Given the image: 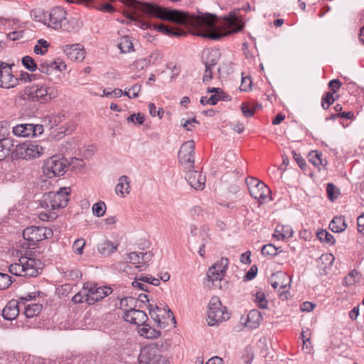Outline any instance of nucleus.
<instances>
[{"label":"nucleus","instance_id":"1","mask_svg":"<svg viewBox=\"0 0 364 364\" xmlns=\"http://www.w3.org/2000/svg\"><path fill=\"white\" fill-rule=\"evenodd\" d=\"M127 4L139 11L161 20L169 21L181 25L191 24L196 29V35L211 40H220L229 35L238 33L244 28L242 17L237 15L235 11L220 18L209 14L200 16H191L188 14L181 11L163 8L156 4L141 2L138 0H127Z\"/></svg>","mask_w":364,"mask_h":364},{"label":"nucleus","instance_id":"2","mask_svg":"<svg viewBox=\"0 0 364 364\" xmlns=\"http://www.w3.org/2000/svg\"><path fill=\"white\" fill-rule=\"evenodd\" d=\"M70 188H60L57 192H48L43 196L40 205L46 210L39 213V219L42 221H53L58 218L56 210L67 206L69 201Z\"/></svg>","mask_w":364,"mask_h":364},{"label":"nucleus","instance_id":"3","mask_svg":"<svg viewBox=\"0 0 364 364\" xmlns=\"http://www.w3.org/2000/svg\"><path fill=\"white\" fill-rule=\"evenodd\" d=\"M41 265V260L23 256L19 258L18 263L9 267V272L15 276L34 277L38 274Z\"/></svg>","mask_w":364,"mask_h":364},{"label":"nucleus","instance_id":"4","mask_svg":"<svg viewBox=\"0 0 364 364\" xmlns=\"http://www.w3.org/2000/svg\"><path fill=\"white\" fill-rule=\"evenodd\" d=\"M68 166L69 163L66 159L59 155H54L44 161L42 170L46 177L52 178L63 176Z\"/></svg>","mask_w":364,"mask_h":364},{"label":"nucleus","instance_id":"5","mask_svg":"<svg viewBox=\"0 0 364 364\" xmlns=\"http://www.w3.org/2000/svg\"><path fill=\"white\" fill-rule=\"evenodd\" d=\"M46 148L38 143H23L16 146L12 153L14 159L30 160L38 158L44 153Z\"/></svg>","mask_w":364,"mask_h":364},{"label":"nucleus","instance_id":"6","mask_svg":"<svg viewBox=\"0 0 364 364\" xmlns=\"http://www.w3.org/2000/svg\"><path fill=\"white\" fill-rule=\"evenodd\" d=\"M226 309L222 306L218 296L210 299L208 310V323L209 326H215L229 318V314L225 311Z\"/></svg>","mask_w":364,"mask_h":364},{"label":"nucleus","instance_id":"7","mask_svg":"<svg viewBox=\"0 0 364 364\" xmlns=\"http://www.w3.org/2000/svg\"><path fill=\"white\" fill-rule=\"evenodd\" d=\"M127 18L130 20L131 22H133L134 24L143 30L149 29L151 27L154 28V30H156L161 33L166 35L170 37H181L186 34V33L180 29L173 27H168L164 24H151L149 22L144 21L138 18L134 17L132 14L128 15Z\"/></svg>","mask_w":364,"mask_h":364},{"label":"nucleus","instance_id":"8","mask_svg":"<svg viewBox=\"0 0 364 364\" xmlns=\"http://www.w3.org/2000/svg\"><path fill=\"white\" fill-rule=\"evenodd\" d=\"M228 266V259L222 257L220 261L213 264L208 269L207 278L208 280V286H212L221 288L220 284L225 274Z\"/></svg>","mask_w":364,"mask_h":364},{"label":"nucleus","instance_id":"9","mask_svg":"<svg viewBox=\"0 0 364 364\" xmlns=\"http://www.w3.org/2000/svg\"><path fill=\"white\" fill-rule=\"evenodd\" d=\"M246 184L250 196L259 203L265 200L270 194V189L267 186L256 178L247 177Z\"/></svg>","mask_w":364,"mask_h":364},{"label":"nucleus","instance_id":"10","mask_svg":"<svg viewBox=\"0 0 364 364\" xmlns=\"http://www.w3.org/2000/svg\"><path fill=\"white\" fill-rule=\"evenodd\" d=\"M28 98L41 103L46 102L57 97V90L54 87L33 85L28 90Z\"/></svg>","mask_w":364,"mask_h":364},{"label":"nucleus","instance_id":"11","mask_svg":"<svg viewBox=\"0 0 364 364\" xmlns=\"http://www.w3.org/2000/svg\"><path fill=\"white\" fill-rule=\"evenodd\" d=\"M35 296L28 294L25 297H20L18 300L12 299L7 303L3 309L1 315L5 320H14L18 315L20 311V306L25 305L26 301L32 300Z\"/></svg>","mask_w":364,"mask_h":364},{"label":"nucleus","instance_id":"12","mask_svg":"<svg viewBox=\"0 0 364 364\" xmlns=\"http://www.w3.org/2000/svg\"><path fill=\"white\" fill-rule=\"evenodd\" d=\"M85 287L88 294L86 303L89 305L94 304L112 292V289L109 287H98L97 284L92 282H86Z\"/></svg>","mask_w":364,"mask_h":364},{"label":"nucleus","instance_id":"13","mask_svg":"<svg viewBox=\"0 0 364 364\" xmlns=\"http://www.w3.org/2000/svg\"><path fill=\"white\" fill-rule=\"evenodd\" d=\"M53 235V230L45 227L31 226L23 232V238L30 242H40L50 238Z\"/></svg>","mask_w":364,"mask_h":364},{"label":"nucleus","instance_id":"14","mask_svg":"<svg viewBox=\"0 0 364 364\" xmlns=\"http://www.w3.org/2000/svg\"><path fill=\"white\" fill-rule=\"evenodd\" d=\"M149 314L151 318L156 323L157 327L164 328L168 324V321H173L176 323V319L173 314V312L168 309H161L157 306L154 307L152 305H149Z\"/></svg>","mask_w":364,"mask_h":364},{"label":"nucleus","instance_id":"15","mask_svg":"<svg viewBox=\"0 0 364 364\" xmlns=\"http://www.w3.org/2000/svg\"><path fill=\"white\" fill-rule=\"evenodd\" d=\"M66 11L61 7H55L48 14H44L43 22L48 27L59 29L66 20Z\"/></svg>","mask_w":364,"mask_h":364},{"label":"nucleus","instance_id":"16","mask_svg":"<svg viewBox=\"0 0 364 364\" xmlns=\"http://www.w3.org/2000/svg\"><path fill=\"white\" fill-rule=\"evenodd\" d=\"M42 124H21L13 127L14 135L21 137H36L43 133Z\"/></svg>","mask_w":364,"mask_h":364},{"label":"nucleus","instance_id":"17","mask_svg":"<svg viewBox=\"0 0 364 364\" xmlns=\"http://www.w3.org/2000/svg\"><path fill=\"white\" fill-rule=\"evenodd\" d=\"M16 79L11 73V67L2 62L0 67V87L3 88L14 87L16 85Z\"/></svg>","mask_w":364,"mask_h":364},{"label":"nucleus","instance_id":"18","mask_svg":"<svg viewBox=\"0 0 364 364\" xmlns=\"http://www.w3.org/2000/svg\"><path fill=\"white\" fill-rule=\"evenodd\" d=\"M160 355L159 350L156 346H145L141 349L139 355V364H154Z\"/></svg>","mask_w":364,"mask_h":364},{"label":"nucleus","instance_id":"19","mask_svg":"<svg viewBox=\"0 0 364 364\" xmlns=\"http://www.w3.org/2000/svg\"><path fill=\"white\" fill-rule=\"evenodd\" d=\"M67 68L65 62L58 58L55 60L44 61L40 64L38 70L41 73L50 75L53 70L62 72Z\"/></svg>","mask_w":364,"mask_h":364},{"label":"nucleus","instance_id":"20","mask_svg":"<svg viewBox=\"0 0 364 364\" xmlns=\"http://www.w3.org/2000/svg\"><path fill=\"white\" fill-rule=\"evenodd\" d=\"M186 179L190 186L196 190H203L205 186V176L197 171L188 170Z\"/></svg>","mask_w":364,"mask_h":364},{"label":"nucleus","instance_id":"21","mask_svg":"<svg viewBox=\"0 0 364 364\" xmlns=\"http://www.w3.org/2000/svg\"><path fill=\"white\" fill-rule=\"evenodd\" d=\"M220 50L216 47L205 48L202 53V61L204 65L215 66L220 58Z\"/></svg>","mask_w":364,"mask_h":364},{"label":"nucleus","instance_id":"22","mask_svg":"<svg viewBox=\"0 0 364 364\" xmlns=\"http://www.w3.org/2000/svg\"><path fill=\"white\" fill-rule=\"evenodd\" d=\"M124 318L126 321L139 326L147 321L148 316L146 313L141 310L131 309L124 314Z\"/></svg>","mask_w":364,"mask_h":364},{"label":"nucleus","instance_id":"23","mask_svg":"<svg viewBox=\"0 0 364 364\" xmlns=\"http://www.w3.org/2000/svg\"><path fill=\"white\" fill-rule=\"evenodd\" d=\"M341 82L338 80H332L328 83V87L332 92H327L322 97L321 106L323 109H328L331 104L334 102L333 94L336 93L341 87Z\"/></svg>","mask_w":364,"mask_h":364},{"label":"nucleus","instance_id":"24","mask_svg":"<svg viewBox=\"0 0 364 364\" xmlns=\"http://www.w3.org/2000/svg\"><path fill=\"white\" fill-rule=\"evenodd\" d=\"M64 53L73 61L81 62L85 56L84 47H66Z\"/></svg>","mask_w":364,"mask_h":364},{"label":"nucleus","instance_id":"25","mask_svg":"<svg viewBox=\"0 0 364 364\" xmlns=\"http://www.w3.org/2000/svg\"><path fill=\"white\" fill-rule=\"evenodd\" d=\"M262 319V316L260 311L252 309L247 314L245 326L249 328L255 329L259 326Z\"/></svg>","mask_w":364,"mask_h":364},{"label":"nucleus","instance_id":"26","mask_svg":"<svg viewBox=\"0 0 364 364\" xmlns=\"http://www.w3.org/2000/svg\"><path fill=\"white\" fill-rule=\"evenodd\" d=\"M138 332L140 336L146 338H156L161 336L159 331L151 328L146 322L139 326Z\"/></svg>","mask_w":364,"mask_h":364},{"label":"nucleus","instance_id":"27","mask_svg":"<svg viewBox=\"0 0 364 364\" xmlns=\"http://www.w3.org/2000/svg\"><path fill=\"white\" fill-rule=\"evenodd\" d=\"M118 245H114L109 240H103L97 245L99 252L105 256H108L117 250Z\"/></svg>","mask_w":364,"mask_h":364},{"label":"nucleus","instance_id":"28","mask_svg":"<svg viewBox=\"0 0 364 364\" xmlns=\"http://www.w3.org/2000/svg\"><path fill=\"white\" fill-rule=\"evenodd\" d=\"M334 259L332 254H323L320 256V270L322 269L323 274H327L331 269Z\"/></svg>","mask_w":364,"mask_h":364},{"label":"nucleus","instance_id":"29","mask_svg":"<svg viewBox=\"0 0 364 364\" xmlns=\"http://www.w3.org/2000/svg\"><path fill=\"white\" fill-rule=\"evenodd\" d=\"M137 300L133 296H125L120 299L119 308L127 313L136 306Z\"/></svg>","mask_w":364,"mask_h":364},{"label":"nucleus","instance_id":"30","mask_svg":"<svg viewBox=\"0 0 364 364\" xmlns=\"http://www.w3.org/2000/svg\"><path fill=\"white\" fill-rule=\"evenodd\" d=\"M347 228V225L343 217H335L329 224V228L333 232H341Z\"/></svg>","mask_w":364,"mask_h":364},{"label":"nucleus","instance_id":"31","mask_svg":"<svg viewBox=\"0 0 364 364\" xmlns=\"http://www.w3.org/2000/svg\"><path fill=\"white\" fill-rule=\"evenodd\" d=\"M195 155V142L188 140L184 142L178 151V156H190Z\"/></svg>","mask_w":364,"mask_h":364},{"label":"nucleus","instance_id":"32","mask_svg":"<svg viewBox=\"0 0 364 364\" xmlns=\"http://www.w3.org/2000/svg\"><path fill=\"white\" fill-rule=\"evenodd\" d=\"M115 191L117 194H121L122 196H124V193L127 194L129 193L130 185L129 178L127 176H122L119 178Z\"/></svg>","mask_w":364,"mask_h":364},{"label":"nucleus","instance_id":"33","mask_svg":"<svg viewBox=\"0 0 364 364\" xmlns=\"http://www.w3.org/2000/svg\"><path fill=\"white\" fill-rule=\"evenodd\" d=\"M24 306V314L27 318H33L39 314L42 310V305L40 304H31Z\"/></svg>","mask_w":364,"mask_h":364},{"label":"nucleus","instance_id":"34","mask_svg":"<svg viewBox=\"0 0 364 364\" xmlns=\"http://www.w3.org/2000/svg\"><path fill=\"white\" fill-rule=\"evenodd\" d=\"M30 33V31H16L8 33L6 37L8 39L13 41L22 39L20 43H24L26 42L25 39L29 36Z\"/></svg>","mask_w":364,"mask_h":364},{"label":"nucleus","instance_id":"35","mask_svg":"<svg viewBox=\"0 0 364 364\" xmlns=\"http://www.w3.org/2000/svg\"><path fill=\"white\" fill-rule=\"evenodd\" d=\"M292 154L294 160L296 161L299 167L305 172L306 174L313 178L314 176L313 171L310 168L307 170V165L301 154L296 153L294 150L292 151Z\"/></svg>","mask_w":364,"mask_h":364},{"label":"nucleus","instance_id":"36","mask_svg":"<svg viewBox=\"0 0 364 364\" xmlns=\"http://www.w3.org/2000/svg\"><path fill=\"white\" fill-rule=\"evenodd\" d=\"M326 193L328 200L331 202L335 201L341 194L340 189L334 184L329 183L326 186Z\"/></svg>","mask_w":364,"mask_h":364},{"label":"nucleus","instance_id":"37","mask_svg":"<svg viewBox=\"0 0 364 364\" xmlns=\"http://www.w3.org/2000/svg\"><path fill=\"white\" fill-rule=\"evenodd\" d=\"M359 281V273L355 270L350 271L344 278L343 284L347 287L355 285Z\"/></svg>","mask_w":364,"mask_h":364},{"label":"nucleus","instance_id":"38","mask_svg":"<svg viewBox=\"0 0 364 364\" xmlns=\"http://www.w3.org/2000/svg\"><path fill=\"white\" fill-rule=\"evenodd\" d=\"M21 63L24 68L31 72H34L38 68L36 63L31 56L26 55L23 57Z\"/></svg>","mask_w":364,"mask_h":364},{"label":"nucleus","instance_id":"39","mask_svg":"<svg viewBox=\"0 0 364 364\" xmlns=\"http://www.w3.org/2000/svg\"><path fill=\"white\" fill-rule=\"evenodd\" d=\"M178 160L184 169L188 171L193 168L195 164L194 156H178Z\"/></svg>","mask_w":364,"mask_h":364},{"label":"nucleus","instance_id":"40","mask_svg":"<svg viewBox=\"0 0 364 364\" xmlns=\"http://www.w3.org/2000/svg\"><path fill=\"white\" fill-rule=\"evenodd\" d=\"M0 141L3 146V150L5 152L6 156H8L13 147L14 146V140L11 137L6 136L0 139Z\"/></svg>","mask_w":364,"mask_h":364},{"label":"nucleus","instance_id":"41","mask_svg":"<svg viewBox=\"0 0 364 364\" xmlns=\"http://www.w3.org/2000/svg\"><path fill=\"white\" fill-rule=\"evenodd\" d=\"M87 298H88V294L85 283L82 289L73 297L72 301L75 304H80L83 301L86 302Z\"/></svg>","mask_w":364,"mask_h":364},{"label":"nucleus","instance_id":"42","mask_svg":"<svg viewBox=\"0 0 364 364\" xmlns=\"http://www.w3.org/2000/svg\"><path fill=\"white\" fill-rule=\"evenodd\" d=\"M106 205L103 201H99L95 203L92 205V213L96 217H102L105 214Z\"/></svg>","mask_w":364,"mask_h":364},{"label":"nucleus","instance_id":"43","mask_svg":"<svg viewBox=\"0 0 364 364\" xmlns=\"http://www.w3.org/2000/svg\"><path fill=\"white\" fill-rule=\"evenodd\" d=\"M276 232H282V237L290 238L293 236L294 231L289 225H277L276 228Z\"/></svg>","mask_w":364,"mask_h":364},{"label":"nucleus","instance_id":"44","mask_svg":"<svg viewBox=\"0 0 364 364\" xmlns=\"http://www.w3.org/2000/svg\"><path fill=\"white\" fill-rule=\"evenodd\" d=\"M14 282L9 274L0 272V289H6Z\"/></svg>","mask_w":364,"mask_h":364},{"label":"nucleus","instance_id":"45","mask_svg":"<svg viewBox=\"0 0 364 364\" xmlns=\"http://www.w3.org/2000/svg\"><path fill=\"white\" fill-rule=\"evenodd\" d=\"M125 259L127 262L134 264V267H136V265L141 264V252H130L127 255V258Z\"/></svg>","mask_w":364,"mask_h":364},{"label":"nucleus","instance_id":"46","mask_svg":"<svg viewBox=\"0 0 364 364\" xmlns=\"http://www.w3.org/2000/svg\"><path fill=\"white\" fill-rule=\"evenodd\" d=\"M255 301L257 304L259 308L264 309L267 308V301L264 293L260 291L257 292L255 296Z\"/></svg>","mask_w":364,"mask_h":364},{"label":"nucleus","instance_id":"47","mask_svg":"<svg viewBox=\"0 0 364 364\" xmlns=\"http://www.w3.org/2000/svg\"><path fill=\"white\" fill-rule=\"evenodd\" d=\"M152 257V254L149 252L145 253H141V264H139L136 266V269H138L139 271L145 270L148 267L146 262L151 259Z\"/></svg>","mask_w":364,"mask_h":364},{"label":"nucleus","instance_id":"48","mask_svg":"<svg viewBox=\"0 0 364 364\" xmlns=\"http://www.w3.org/2000/svg\"><path fill=\"white\" fill-rule=\"evenodd\" d=\"M278 250L279 248L276 247L272 244H267L262 247V254L263 255L275 256L278 253Z\"/></svg>","mask_w":364,"mask_h":364},{"label":"nucleus","instance_id":"49","mask_svg":"<svg viewBox=\"0 0 364 364\" xmlns=\"http://www.w3.org/2000/svg\"><path fill=\"white\" fill-rule=\"evenodd\" d=\"M320 242H326L330 245H333L336 240L333 236L328 231L320 229Z\"/></svg>","mask_w":364,"mask_h":364},{"label":"nucleus","instance_id":"50","mask_svg":"<svg viewBox=\"0 0 364 364\" xmlns=\"http://www.w3.org/2000/svg\"><path fill=\"white\" fill-rule=\"evenodd\" d=\"M272 286L274 289H277V288H280V289H282L283 290L279 292V296L282 299H287L288 298V295H289V292L286 290H284V289H286L287 284H284L282 283H281L279 281H274V282H272Z\"/></svg>","mask_w":364,"mask_h":364},{"label":"nucleus","instance_id":"51","mask_svg":"<svg viewBox=\"0 0 364 364\" xmlns=\"http://www.w3.org/2000/svg\"><path fill=\"white\" fill-rule=\"evenodd\" d=\"M163 55L159 50H156L154 53L150 54L148 58H146L149 65L158 63L162 59Z\"/></svg>","mask_w":364,"mask_h":364},{"label":"nucleus","instance_id":"52","mask_svg":"<svg viewBox=\"0 0 364 364\" xmlns=\"http://www.w3.org/2000/svg\"><path fill=\"white\" fill-rule=\"evenodd\" d=\"M85 245V241L84 239H77L74 242L73 245V250L75 254L82 255Z\"/></svg>","mask_w":364,"mask_h":364},{"label":"nucleus","instance_id":"53","mask_svg":"<svg viewBox=\"0 0 364 364\" xmlns=\"http://www.w3.org/2000/svg\"><path fill=\"white\" fill-rule=\"evenodd\" d=\"M127 120L128 122H133L135 124L141 125L144 122V115L141 113H138L137 114H133L129 116Z\"/></svg>","mask_w":364,"mask_h":364},{"label":"nucleus","instance_id":"54","mask_svg":"<svg viewBox=\"0 0 364 364\" xmlns=\"http://www.w3.org/2000/svg\"><path fill=\"white\" fill-rule=\"evenodd\" d=\"M65 277L69 280H75L81 277L82 274L80 270L75 269H68L64 272Z\"/></svg>","mask_w":364,"mask_h":364},{"label":"nucleus","instance_id":"55","mask_svg":"<svg viewBox=\"0 0 364 364\" xmlns=\"http://www.w3.org/2000/svg\"><path fill=\"white\" fill-rule=\"evenodd\" d=\"M309 162L311 163L314 168H318V151L317 150L311 151L308 155Z\"/></svg>","mask_w":364,"mask_h":364},{"label":"nucleus","instance_id":"56","mask_svg":"<svg viewBox=\"0 0 364 364\" xmlns=\"http://www.w3.org/2000/svg\"><path fill=\"white\" fill-rule=\"evenodd\" d=\"M149 113L152 117L158 116L160 119L162 118L163 114L164 113V109L162 108H159L157 110L154 103L149 104Z\"/></svg>","mask_w":364,"mask_h":364},{"label":"nucleus","instance_id":"57","mask_svg":"<svg viewBox=\"0 0 364 364\" xmlns=\"http://www.w3.org/2000/svg\"><path fill=\"white\" fill-rule=\"evenodd\" d=\"M149 64L148 63V60L146 58H141V59H139L136 61H135L132 65V68L133 69H136V70H143L145 68H146L147 66H149Z\"/></svg>","mask_w":364,"mask_h":364},{"label":"nucleus","instance_id":"58","mask_svg":"<svg viewBox=\"0 0 364 364\" xmlns=\"http://www.w3.org/2000/svg\"><path fill=\"white\" fill-rule=\"evenodd\" d=\"M241 110L243 115L247 118L252 117L255 112V108H251L248 106V105L245 103L241 105Z\"/></svg>","mask_w":364,"mask_h":364},{"label":"nucleus","instance_id":"59","mask_svg":"<svg viewBox=\"0 0 364 364\" xmlns=\"http://www.w3.org/2000/svg\"><path fill=\"white\" fill-rule=\"evenodd\" d=\"M254 355L250 348H246L245 353L242 355V362L245 364H251Z\"/></svg>","mask_w":364,"mask_h":364},{"label":"nucleus","instance_id":"60","mask_svg":"<svg viewBox=\"0 0 364 364\" xmlns=\"http://www.w3.org/2000/svg\"><path fill=\"white\" fill-rule=\"evenodd\" d=\"M257 273V267L256 265H252L246 274L244 276L245 281L252 280L255 277Z\"/></svg>","mask_w":364,"mask_h":364},{"label":"nucleus","instance_id":"61","mask_svg":"<svg viewBox=\"0 0 364 364\" xmlns=\"http://www.w3.org/2000/svg\"><path fill=\"white\" fill-rule=\"evenodd\" d=\"M252 80L250 77H245L242 78L240 89L241 91L247 92L250 89Z\"/></svg>","mask_w":364,"mask_h":364},{"label":"nucleus","instance_id":"62","mask_svg":"<svg viewBox=\"0 0 364 364\" xmlns=\"http://www.w3.org/2000/svg\"><path fill=\"white\" fill-rule=\"evenodd\" d=\"M141 280H139V277H136L135 278V280L132 282V286L134 288H137L139 289L145 291H149V286L148 284H145L144 283L141 282Z\"/></svg>","mask_w":364,"mask_h":364},{"label":"nucleus","instance_id":"63","mask_svg":"<svg viewBox=\"0 0 364 364\" xmlns=\"http://www.w3.org/2000/svg\"><path fill=\"white\" fill-rule=\"evenodd\" d=\"M205 70L204 75L203 77V82H208V81L212 80V78H213L212 68L213 66L210 65H205Z\"/></svg>","mask_w":364,"mask_h":364},{"label":"nucleus","instance_id":"64","mask_svg":"<svg viewBox=\"0 0 364 364\" xmlns=\"http://www.w3.org/2000/svg\"><path fill=\"white\" fill-rule=\"evenodd\" d=\"M358 231L364 235V213L357 218Z\"/></svg>","mask_w":364,"mask_h":364}]
</instances>
